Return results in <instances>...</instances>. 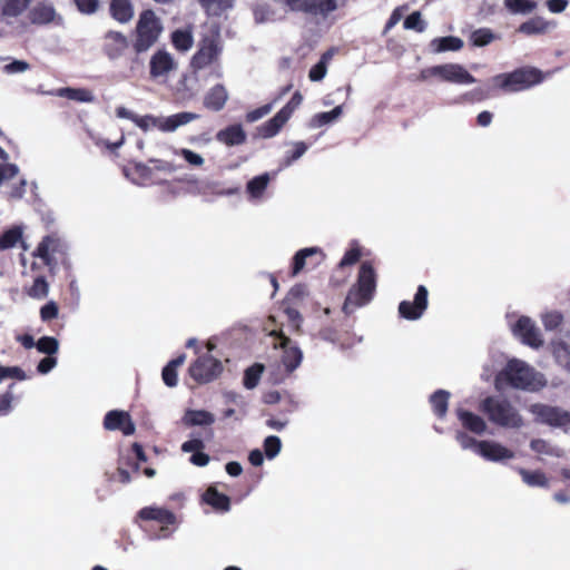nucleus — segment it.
Instances as JSON below:
<instances>
[{"label":"nucleus","instance_id":"f257e3e1","mask_svg":"<svg viewBox=\"0 0 570 570\" xmlns=\"http://www.w3.org/2000/svg\"><path fill=\"white\" fill-rule=\"evenodd\" d=\"M494 382L498 390L509 385L527 392H538L547 385V380L541 372L519 358L509 360L497 373Z\"/></svg>","mask_w":570,"mask_h":570},{"label":"nucleus","instance_id":"f03ea898","mask_svg":"<svg viewBox=\"0 0 570 570\" xmlns=\"http://www.w3.org/2000/svg\"><path fill=\"white\" fill-rule=\"evenodd\" d=\"M480 407L488 415L489 420L499 426L520 429L524 424L518 409L505 399L487 397L482 401Z\"/></svg>","mask_w":570,"mask_h":570},{"label":"nucleus","instance_id":"7ed1b4c3","mask_svg":"<svg viewBox=\"0 0 570 570\" xmlns=\"http://www.w3.org/2000/svg\"><path fill=\"white\" fill-rule=\"evenodd\" d=\"M164 31L160 18L153 10H144L137 20L134 49L137 53L148 51Z\"/></svg>","mask_w":570,"mask_h":570},{"label":"nucleus","instance_id":"20e7f679","mask_svg":"<svg viewBox=\"0 0 570 570\" xmlns=\"http://www.w3.org/2000/svg\"><path fill=\"white\" fill-rule=\"evenodd\" d=\"M375 272L373 266L364 262L361 265L357 284L352 287L345 299L343 309L345 313H352L355 308L367 304L375 291Z\"/></svg>","mask_w":570,"mask_h":570},{"label":"nucleus","instance_id":"39448f33","mask_svg":"<svg viewBox=\"0 0 570 570\" xmlns=\"http://www.w3.org/2000/svg\"><path fill=\"white\" fill-rule=\"evenodd\" d=\"M542 73L534 68H521L508 73L494 76L491 81L493 86L505 91L515 92L525 90L542 81Z\"/></svg>","mask_w":570,"mask_h":570},{"label":"nucleus","instance_id":"423d86ee","mask_svg":"<svg viewBox=\"0 0 570 570\" xmlns=\"http://www.w3.org/2000/svg\"><path fill=\"white\" fill-rule=\"evenodd\" d=\"M220 32L217 27H210L208 33L199 42V48L191 58L190 66L202 70L215 63L222 53Z\"/></svg>","mask_w":570,"mask_h":570},{"label":"nucleus","instance_id":"0eeeda50","mask_svg":"<svg viewBox=\"0 0 570 570\" xmlns=\"http://www.w3.org/2000/svg\"><path fill=\"white\" fill-rule=\"evenodd\" d=\"M198 118L199 115L195 112L184 111L167 117L153 115L138 116L137 119H135V124L144 131L157 128L164 132H173L180 126L187 125Z\"/></svg>","mask_w":570,"mask_h":570},{"label":"nucleus","instance_id":"6e6552de","mask_svg":"<svg viewBox=\"0 0 570 570\" xmlns=\"http://www.w3.org/2000/svg\"><path fill=\"white\" fill-rule=\"evenodd\" d=\"M419 78L426 81L431 78H439L442 81L455 85H471L475 78L459 63H443L421 70Z\"/></svg>","mask_w":570,"mask_h":570},{"label":"nucleus","instance_id":"1a4fd4ad","mask_svg":"<svg viewBox=\"0 0 570 570\" xmlns=\"http://www.w3.org/2000/svg\"><path fill=\"white\" fill-rule=\"evenodd\" d=\"M529 412L538 423L562 429L564 431L570 429V412L562 407L543 403H534L529 406Z\"/></svg>","mask_w":570,"mask_h":570},{"label":"nucleus","instance_id":"9d476101","mask_svg":"<svg viewBox=\"0 0 570 570\" xmlns=\"http://www.w3.org/2000/svg\"><path fill=\"white\" fill-rule=\"evenodd\" d=\"M67 252L66 242L58 234L46 235L37 245L32 256L43 262L50 269L56 267L58 257Z\"/></svg>","mask_w":570,"mask_h":570},{"label":"nucleus","instance_id":"9b49d317","mask_svg":"<svg viewBox=\"0 0 570 570\" xmlns=\"http://www.w3.org/2000/svg\"><path fill=\"white\" fill-rule=\"evenodd\" d=\"M269 335L279 338V343L275 344V347L279 346L283 350V354L281 357V366L283 368H279L277 380L283 379L284 375L293 373L301 365L303 361V352L282 332L272 331Z\"/></svg>","mask_w":570,"mask_h":570},{"label":"nucleus","instance_id":"f8f14e48","mask_svg":"<svg viewBox=\"0 0 570 570\" xmlns=\"http://www.w3.org/2000/svg\"><path fill=\"white\" fill-rule=\"evenodd\" d=\"M510 328L512 334L524 345L535 350L543 346L544 340L541 331L529 316H519L514 323H510Z\"/></svg>","mask_w":570,"mask_h":570},{"label":"nucleus","instance_id":"ddd939ff","mask_svg":"<svg viewBox=\"0 0 570 570\" xmlns=\"http://www.w3.org/2000/svg\"><path fill=\"white\" fill-rule=\"evenodd\" d=\"M222 371L220 361L209 354L199 356L189 367L190 376L198 383H207L215 380Z\"/></svg>","mask_w":570,"mask_h":570},{"label":"nucleus","instance_id":"4468645a","mask_svg":"<svg viewBox=\"0 0 570 570\" xmlns=\"http://www.w3.org/2000/svg\"><path fill=\"white\" fill-rule=\"evenodd\" d=\"M479 455L490 462L507 463L514 460V450L494 440H482L479 444Z\"/></svg>","mask_w":570,"mask_h":570},{"label":"nucleus","instance_id":"2eb2a0df","mask_svg":"<svg viewBox=\"0 0 570 570\" xmlns=\"http://www.w3.org/2000/svg\"><path fill=\"white\" fill-rule=\"evenodd\" d=\"M428 288L424 285H420L412 302L402 301L400 303V316L409 321H416L421 318L428 308Z\"/></svg>","mask_w":570,"mask_h":570},{"label":"nucleus","instance_id":"dca6fc26","mask_svg":"<svg viewBox=\"0 0 570 570\" xmlns=\"http://www.w3.org/2000/svg\"><path fill=\"white\" fill-rule=\"evenodd\" d=\"M177 61L167 50H157L149 61V73L154 79H166L168 75L176 70Z\"/></svg>","mask_w":570,"mask_h":570},{"label":"nucleus","instance_id":"f3484780","mask_svg":"<svg viewBox=\"0 0 570 570\" xmlns=\"http://www.w3.org/2000/svg\"><path fill=\"white\" fill-rule=\"evenodd\" d=\"M104 426L109 431L120 430L125 435H131L136 431L135 423L129 413L118 410L109 411L106 414Z\"/></svg>","mask_w":570,"mask_h":570},{"label":"nucleus","instance_id":"a211bd4d","mask_svg":"<svg viewBox=\"0 0 570 570\" xmlns=\"http://www.w3.org/2000/svg\"><path fill=\"white\" fill-rule=\"evenodd\" d=\"M128 46L127 37L119 31H109L105 36L104 51L111 60L122 57Z\"/></svg>","mask_w":570,"mask_h":570},{"label":"nucleus","instance_id":"6ab92c4d","mask_svg":"<svg viewBox=\"0 0 570 570\" xmlns=\"http://www.w3.org/2000/svg\"><path fill=\"white\" fill-rule=\"evenodd\" d=\"M550 350L554 361L566 371L570 372V332L552 340Z\"/></svg>","mask_w":570,"mask_h":570},{"label":"nucleus","instance_id":"aec40b11","mask_svg":"<svg viewBox=\"0 0 570 570\" xmlns=\"http://www.w3.org/2000/svg\"><path fill=\"white\" fill-rule=\"evenodd\" d=\"M229 98L226 87L222 83L213 86L204 96L203 105L212 111H220Z\"/></svg>","mask_w":570,"mask_h":570},{"label":"nucleus","instance_id":"412c9836","mask_svg":"<svg viewBox=\"0 0 570 570\" xmlns=\"http://www.w3.org/2000/svg\"><path fill=\"white\" fill-rule=\"evenodd\" d=\"M29 19L35 24H47L61 21L55 8L49 3H38L29 11Z\"/></svg>","mask_w":570,"mask_h":570},{"label":"nucleus","instance_id":"4be33fe9","mask_svg":"<svg viewBox=\"0 0 570 570\" xmlns=\"http://www.w3.org/2000/svg\"><path fill=\"white\" fill-rule=\"evenodd\" d=\"M456 415L464 429L478 435L485 433L488 425L481 416L463 409H458Z\"/></svg>","mask_w":570,"mask_h":570},{"label":"nucleus","instance_id":"5701e85b","mask_svg":"<svg viewBox=\"0 0 570 570\" xmlns=\"http://www.w3.org/2000/svg\"><path fill=\"white\" fill-rule=\"evenodd\" d=\"M139 518L142 520H153L157 521L163 525L174 524L176 522V517L173 512L167 509L160 507H146L139 511ZM165 530V527H161V531Z\"/></svg>","mask_w":570,"mask_h":570},{"label":"nucleus","instance_id":"b1692460","mask_svg":"<svg viewBox=\"0 0 570 570\" xmlns=\"http://www.w3.org/2000/svg\"><path fill=\"white\" fill-rule=\"evenodd\" d=\"M216 140L226 146L242 145L246 140V132L240 125H232L216 134Z\"/></svg>","mask_w":570,"mask_h":570},{"label":"nucleus","instance_id":"393cba45","mask_svg":"<svg viewBox=\"0 0 570 570\" xmlns=\"http://www.w3.org/2000/svg\"><path fill=\"white\" fill-rule=\"evenodd\" d=\"M272 177L268 173L252 178L246 185V193L250 202H259L264 197Z\"/></svg>","mask_w":570,"mask_h":570},{"label":"nucleus","instance_id":"a878e982","mask_svg":"<svg viewBox=\"0 0 570 570\" xmlns=\"http://www.w3.org/2000/svg\"><path fill=\"white\" fill-rule=\"evenodd\" d=\"M178 92L184 99L194 98L200 90L198 70L184 75L178 82Z\"/></svg>","mask_w":570,"mask_h":570},{"label":"nucleus","instance_id":"bb28decb","mask_svg":"<svg viewBox=\"0 0 570 570\" xmlns=\"http://www.w3.org/2000/svg\"><path fill=\"white\" fill-rule=\"evenodd\" d=\"M463 45L464 42L461 38L448 36L432 39L429 47L433 53H442L446 51H459L463 48Z\"/></svg>","mask_w":570,"mask_h":570},{"label":"nucleus","instance_id":"cd10ccee","mask_svg":"<svg viewBox=\"0 0 570 570\" xmlns=\"http://www.w3.org/2000/svg\"><path fill=\"white\" fill-rule=\"evenodd\" d=\"M556 23L542 17H534L519 27V31L527 36L546 33L556 28Z\"/></svg>","mask_w":570,"mask_h":570},{"label":"nucleus","instance_id":"c85d7f7f","mask_svg":"<svg viewBox=\"0 0 570 570\" xmlns=\"http://www.w3.org/2000/svg\"><path fill=\"white\" fill-rule=\"evenodd\" d=\"M215 422V415L205 410H187L183 423L187 426H208Z\"/></svg>","mask_w":570,"mask_h":570},{"label":"nucleus","instance_id":"c756f323","mask_svg":"<svg viewBox=\"0 0 570 570\" xmlns=\"http://www.w3.org/2000/svg\"><path fill=\"white\" fill-rule=\"evenodd\" d=\"M203 500L205 503L220 512H227L230 509V499L227 495L218 492L215 487H209L205 491L203 494Z\"/></svg>","mask_w":570,"mask_h":570},{"label":"nucleus","instance_id":"7c9ffc66","mask_svg":"<svg viewBox=\"0 0 570 570\" xmlns=\"http://www.w3.org/2000/svg\"><path fill=\"white\" fill-rule=\"evenodd\" d=\"M110 13L118 22L127 23L134 17V8L129 0H111Z\"/></svg>","mask_w":570,"mask_h":570},{"label":"nucleus","instance_id":"2f4dec72","mask_svg":"<svg viewBox=\"0 0 570 570\" xmlns=\"http://www.w3.org/2000/svg\"><path fill=\"white\" fill-rule=\"evenodd\" d=\"M288 119L289 117L279 110L272 119L259 127L261 136L263 138H272L276 136Z\"/></svg>","mask_w":570,"mask_h":570},{"label":"nucleus","instance_id":"473e14b6","mask_svg":"<svg viewBox=\"0 0 570 570\" xmlns=\"http://www.w3.org/2000/svg\"><path fill=\"white\" fill-rule=\"evenodd\" d=\"M171 43L178 51H188L194 45L191 27L175 30L171 33Z\"/></svg>","mask_w":570,"mask_h":570},{"label":"nucleus","instance_id":"72a5a7b5","mask_svg":"<svg viewBox=\"0 0 570 570\" xmlns=\"http://www.w3.org/2000/svg\"><path fill=\"white\" fill-rule=\"evenodd\" d=\"M22 234L23 230L20 226H14L3 232L0 236V249H9L21 243L22 248L26 250L28 246L22 242Z\"/></svg>","mask_w":570,"mask_h":570},{"label":"nucleus","instance_id":"f704fd0d","mask_svg":"<svg viewBox=\"0 0 570 570\" xmlns=\"http://www.w3.org/2000/svg\"><path fill=\"white\" fill-rule=\"evenodd\" d=\"M342 114H343L342 106H336L333 110L327 111V112L315 114L311 118V120L308 122V127L312 129L321 128L323 126H326L328 124L336 121L342 116Z\"/></svg>","mask_w":570,"mask_h":570},{"label":"nucleus","instance_id":"c9c22d12","mask_svg":"<svg viewBox=\"0 0 570 570\" xmlns=\"http://www.w3.org/2000/svg\"><path fill=\"white\" fill-rule=\"evenodd\" d=\"M56 95L79 102H92L95 100L94 94L83 88H60L56 91Z\"/></svg>","mask_w":570,"mask_h":570},{"label":"nucleus","instance_id":"e433bc0d","mask_svg":"<svg viewBox=\"0 0 570 570\" xmlns=\"http://www.w3.org/2000/svg\"><path fill=\"white\" fill-rule=\"evenodd\" d=\"M315 255H323V252L320 247H306L299 249L293 257V276H296L298 273H301V271H303L306 265L307 258Z\"/></svg>","mask_w":570,"mask_h":570},{"label":"nucleus","instance_id":"4c0bfd02","mask_svg":"<svg viewBox=\"0 0 570 570\" xmlns=\"http://www.w3.org/2000/svg\"><path fill=\"white\" fill-rule=\"evenodd\" d=\"M519 473L522 478V481L532 488H548L549 481L546 474L541 471H529L525 469H519Z\"/></svg>","mask_w":570,"mask_h":570},{"label":"nucleus","instance_id":"58836bf2","mask_svg":"<svg viewBox=\"0 0 570 570\" xmlns=\"http://www.w3.org/2000/svg\"><path fill=\"white\" fill-rule=\"evenodd\" d=\"M504 7L513 14H529L538 7L535 0H504Z\"/></svg>","mask_w":570,"mask_h":570},{"label":"nucleus","instance_id":"ea45409f","mask_svg":"<svg viewBox=\"0 0 570 570\" xmlns=\"http://www.w3.org/2000/svg\"><path fill=\"white\" fill-rule=\"evenodd\" d=\"M449 399L450 393L445 390H439L430 396V403L432 405L433 412L438 416L443 417L446 414Z\"/></svg>","mask_w":570,"mask_h":570},{"label":"nucleus","instance_id":"a19ab883","mask_svg":"<svg viewBox=\"0 0 570 570\" xmlns=\"http://www.w3.org/2000/svg\"><path fill=\"white\" fill-rule=\"evenodd\" d=\"M499 37L489 28H480L470 35V41L475 47H484L497 40Z\"/></svg>","mask_w":570,"mask_h":570},{"label":"nucleus","instance_id":"79ce46f5","mask_svg":"<svg viewBox=\"0 0 570 570\" xmlns=\"http://www.w3.org/2000/svg\"><path fill=\"white\" fill-rule=\"evenodd\" d=\"M305 12L328 14L337 9L336 0H308Z\"/></svg>","mask_w":570,"mask_h":570},{"label":"nucleus","instance_id":"37998d69","mask_svg":"<svg viewBox=\"0 0 570 570\" xmlns=\"http://www.w3.org/2000/svg\"><path fill=\"white\" fill-rule=\"evenodd\" d=\"M30 0H6L2 7V14L7 18H14L21 14L28 7Z\"/></svg>","mask_w":570,"mask_h":570},{"label":"nucleus","instance_id":"c03bdc74","mask_svg":"<svg viewBox=\"0 0 570 570\" xmlns=\"http://www.w3.org/2000/svg\"><path fill=\"white\" fill-rule=\"evenodd\" d=\"M28 295L36 299H43L49 294V284L41 275L37 276L28 289Z\"/></svg>","mask_w":570,"mask_h":570},{"label":"nucleus","instance_id":"a18cd8bd","mask_svg":"<svg viewBox=\"0 0 570 570\" xmlns=\"http://www.w3.org/2000/svg\"><path fill=\"white\" fill-rule=\"evenodd\" d=\"M263 371H264V366L258 363L248 367L244 374V386L248 390L256 387L259 382Z\"/></svg>","mask_w":570,"mask_h":570},{"label":"nucleus","instance_id":"49530a36","mask_svg":"<svg viewBox=\"0 0 570 570\" xmlns=\"http://www.w3.org/2000/svg\"><path fill=\"white\" fill-rule=\"evenodd\" d=\"M530 448L540 455L560 456L561 452L559 449L550 445L547 441L537 439L532 440Z\"/></svg>","mask_w":570,"mask_h":570},{"label":"nucleus","instance_id":"de8ad7c7","mask_svg":"<svg viewBox=\"0 0 570 570\" xmlns=\"http://www.w3.org/2000/svg\"><path fill=\"white\" fill-rule=\"evenodd\" d=\"M541 322L546 331H554L563 322V315L557 311L546 312L541 315Z\"/></svg>","mask_w":570,"mask_h":570},{"label":"nucleus","instance_id":"09e8293b","mask_svg":"<svg viewBox=\"0 0 570 570\" xmlns=\"http://www.w3.org/2000/svg\"><path fill=\"white\" fill-rule=\"evenodd\" d=\"M131 180L137 185H145L153 177V169L145 164H135Z\"/></svg>","mask_w":570,"mask_h":570},{"label":"nucleus","instance_id":"8fccbe9b","mask_svg":"<svg viewBox=\"0 0 570 570\" xmlns=\"http://www.w3.org/2000/svg\"><path fill=\"white\" fill-rule=\"evenodd\" d=\"M174 154L180 156L185 161L193 167H202L205 163L204 157L188 148L174 149Z\"/></svg>","mask_w":570,"mask_h":570},{"label":"nucleus","instance_id":"3c124183","mask_svg":"<svg viewBox=\"0 0 570 570\" xmlns=\"http://www.w3.org/2000/svg\"><path fill=\"white\" fill-rule=\"evenodd\" d=\"M36 348L43 354L49 356L56 354L59 350V342L55 337L51 336H42L37 342Z\"/></svg>","mask_w":570,"mask_h":570},{"label":"nucleus","instance_id":"603ef678","mask_svg":"<svg viewBox=\"0 0 570 570\" xmlns=\"http://www.w3.org/2000/svg\"><path fill=\"white\" fill-rule=\"evenodd\" d=\"M282 449V442L278 436L271 435L267 436L264 441V451L267 459L272 460L276 458Z\"/></svg>","mask_w":570,"mask_h":570},{"label":"nucleus","instance_id":"864d4df0","mask_svg":"<svg viewBox=\"0 0 570 570\" xmlns=\"http://www.w3.org/2000/svg\"><path fill=\"white\" fill-rule=\"evenodd\" d=\"M455 439L463 450H472L474 453L479 455L480 441L470 436L463 431H458L455 434Z\"/></svg>","mask_w":570,"mask_h":570},{"label":"nucleus","instance_id":"5fc2aeb1","mask_svg":"<svg viewBox=\"0 0 570 570\" xmlns=\"http://www.w3.org/2000/svg\"><path fill=\"white\" fill-rule=\"evenodd\" d=\"M293 146L294 150L292 153H287L283 160L284 167L291 166L294 161L299 159L307 150V145L303 141H296L293 144Z\"/></svg>","mask_w":570,"mask_h":570},{"label":"nucleus","instance_id":"6e6d98bb","mask_svg":"<svg viewBox=\"0 0 570 570\" xmlns=\"http://www.w3.org/2000/svg\"><path fill=\"white\" fill-rule=\"evenodd\" d=\"M330 53H325L322 60L312 67L308 73V77L312 81H320L326 76V60L330 59Z\"/></svg>","mask_w":570,"mask_h":570},{"label":"nucleus","instance_id":"4d7b16f0","mask_svg":"<svg viewBox=\"0 0 570 570\" xmlns=\"http://www.w3.org/2000/svg\"><path fill=\"white\" fill-rule=\"evenodd\" d=\"M404 28L423 32L425 30V22L422 20L419 11L412 12L404 21Z\"/></svg>","mask_w":570,"mask_h":570},{"label":"nucleus","instance_id":"13d9d810","mask_svg":"<svg viewBox=\"0 0 570 570\" xmlns=\"http://www.w3.org/2000/svg\"><path fill=\"white\" fill-rule=\"evenodd\" d=\"M58 314H59V308H58V305L53 301L48 302L46 305H43L40 308V318L43 322H49L51 320H55L58 316Z\"/></svg>","mask_w":570,"mask_h":570},{"label":"nucleus","instance_id":"bf43d9fd","mask_svg":"<svg viewBox=\"0 0 570 570\" xmlns=\"http://www.w3.org/2000/svg\"><path fill=\"white\" fill-rule=\"evenodd\" d=\"M308 296V291L306 285L297 284L293 286L288 293V301L293 304H297L302 302L305 297Z\"/></svg>","mask_w":570,"mask_h":570},{"label":"nucleus","instance_id":"052dcab7","mask_svg":"<svg viewBox=\"0 0 570 570\" xmlns=\"http://www.w3.org/2000/svg\"><path fill=\"white\" fill-rule=\"evenodd\" d=\"M273 109V104L264 105L257 109H254L246 115V119L249 122H255L263 118L264 116L268 115Z\"/></svg>","mask_w":570,"mask_h":570},{"label":"nucleus","instance_id":"680f3d73","mask_svg":"<svg viewBox=\"0 0 570 570\" xmlns=\"http://www.w3.org/2000/svg\"><path fill=\"white\" fill-rule=\"evenodd\" d=\"M285 314H286L289 325L293 327V330L299 331L302 322H303V317H302L301 313L294 307H287L285 309Z\"/></svg>","mask_w":570,"mask_h":570},{"label":"nucleus","instance_id":"e2e57ef3","mask_svg":"<svg viewBox=\"0 0 570 570\" xmlns=\"http://www.w3.org/2000/svg\"><path fill=\"white\" fill-rule=\"evenodd\" d=\"M30 68L29 63L23 60H13L3 67L6 73H22Z\"/></svg>","mask_w":570,"mask_h":570},{"label":"nucleus","instance_id":"0e129e2a","mask_svg":"<svg viewBox=\"0 0 570 570\" xmlns=\"http://www.w3.org/2000/svg\"><path fill=\"white\" fill-rule=\"evenodd\" d=\"M302 101L303 96L299 92H295L291 100L281 110L291 118L293 112L298 108Z\"/></svg>","mask_w":570,"mask_h":570},{"label":"nucleus","instance_id":"69168bd1","mask_svg":"<svg viewBox=\"0 0 570 570\" xmlns=\"http://www.w3.org/2000/svg\"><path fill=\"white\" fill-rule=\"evenodd\" d=\"M224 397L226 399L227 402L236 404L240 409L243 416L246 415L247 403L244 400V397L234 392H226L224 394Z\"/></svg>","mask_w":570,"mask_h":570},{"label":"nucleus","instance_id":"338daca9","mask_svg":"<svg viewBox=\"0 0 570 570\" xmlns=\"http://www.w3.org/2000/svg\"><path fill=\"white\" fill-rule=\"evenodd\" d=\"M13 400L14 396L9 391L0 395V415H7L11 412Z\"/></svg>","mask_w":570,"mask_h":570},{"label":"nucleus","instance_id":"774afa93","mask_svg":"<svg viewBox=\"0 0 570 570\" xmlns=\"http://www.w3.org/2000/svg\"><path fill=\"white\" fill-rule=\"evenodd\" d=\"M161 376H163L164 383L167 386L174 387V386L177 385V382H178V380H177V371L175 368H173V366L166 365L163 368Z\"/></svg>","mask_w":570,"mask_h":570}]
</instances>
